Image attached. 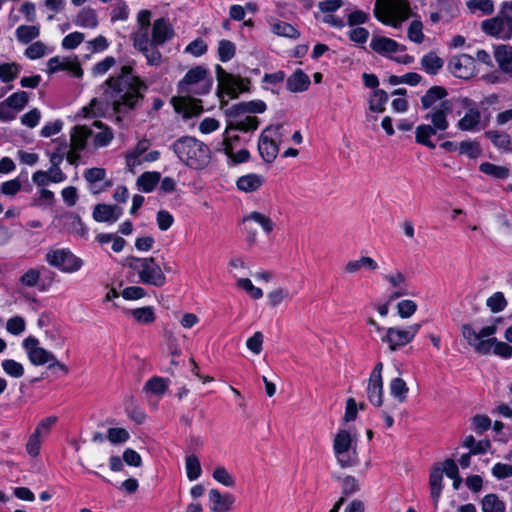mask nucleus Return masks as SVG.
Instances as JSON below:
<instances>
[{
    "mask_svg": "<svg viewBox=\"0 0 512 512\" xmlns=\"http://www.w3.org/2000/svg\"><path fill=\"white\" fill-rule=\"evenodd\" d=\"M143 89H146V86L132 74V67L124 65L116 76H111L105 82L104 95L114 110L120 112L122 107H136L143 98Z\"/></svg>",
    "mask_w": 512,
    "mask_h": 512,
    "instance_id": "1",
    "label": "nucleus"
},
{
    "mask_svg": "<svg viewBox=\"0 0 512 512\" xmlns=\"http://www.w3.org/2000/svg\"><path fill=\"white\" fill-rule=\"evenodd\" d=\"M213 79L209 71L203 66H195L188 70L183 79L178 83V92L187 96L205 95L210 92ZM175 109L189 118L202 112L201 103L190 97H182L174 101Z\"/></svg>",
    "mask_w": 512,
    "mask_h": 512,
    "instance_id": "2",
    "label": "nucleus"
},
{
    "mask_svg": "<svg viewBox=\"0 0 512 512\" xmlns=\"http://www.w3.org/2000/svg\"><path fill=\"white\" fill-rule=\"evenodd\" d=\"M502 321L501 317L493 318L490 324L482 327L479 331L471 324H463L461 326L462 337L480 355H487L493 349L496 355L509 359L512 357V347L505 342L497 341L493 337Z\"/></svg>",
    "mask_w": 512,
    "mask_h": 512,
    "instance_id": "3",
    "label": "nucleus"
},
{
    "mask_svg": "<svg viewBox=\"0 0 512 512\" xmlns=\"http://www.w3.org/2000/svg\"><path fill=\"white\" fill-rule=\"evenodd\" d=\"M173 150L185 165L194 169L205 167L210 160V149L194 137H182L174 142Z\"/></svg>",
    "mask_w": 512,
    "mask_h": 512,
    "instance_id": "4",
    "label": "nucleus"
},
{
    "mask_svg": "<svg viewBox=\"0 0 512 512\" xmlns=\"http://www.w3.org/2000/svg\"><path fill=\"white\" fill-rule=\"evenodd\" d=\"M374 15L384 25L398 29L411 17L412 10L409 0H377Z\"/></svg>",
    "mask_w": 512,
    "mask_h": 512,
    "instance_id": "5",
    "label": "nucleus"
},
{
    "mask_svg": "<svg viewBox=\"0 0 512 512\" xmlns=\"http://www.w3.org/2000/svg\"><path fill=\"white\" fill-rule=\"evenodd\" d=\"M22 347L32 365H47L50 370L57 368L65 375L69 373V368L63 362L59 361L53 352L42 347L36 337L28 336L25 338L22 342Z\"/></svg>",
    "mask_w": 512,
    "mask_h": 512,
    "instance_id": "6",
    "label": "nucleus"
},
{
    "mask_svg": "<svg viewBox=\"0 0 512 512\" xmlns=\"http://www.w3.org/2000/svg\"><path fill=\"white\" fill-rule=\"evenodd\" d=\"M126 266L137 273L143 284L162 287L166 283L165 274L152 257H129L126 259Z\"/></svg>",
    "mask_w": 512,
    "mask_h": 512,
    "instance_id": "7",
    "label": "nucleus"
},
{
    "mask_svg": "<svg viewBox=\"0 0 512 512\" xmlns=\"http://www.w3.org/2000/svg\"><path fill=\"white\" fill-rule=\"evenodd\" d=\"M356 436L347 429H339L333 439V452L342 468L356 465L358 455Z\"/></svg>",
    "mask_w": 512,
    "mask_h": 512,
    "instance_id": "8",
    "label": "nucleus"
},
{
    "mask_svg": "<svg viewBox=\"0 0 512 512\" xmlns=\"http://www.w3.org/2000/svg\"><path fill=\"white\" fill-rule=\"evenodd\" d=\"M216 78L217 96L222 105H226L230 99L237 98L248 89V80L226 72L220 65L216 66Z\"/></svg>",
    "mask_w": 512,
    "mask_h": 512,
    "instance_id": "9",
    "label": "nucleus"
},
{
    "mask_svg": "<svg viewBox=\"0 0 512 512\" xmlns=\"http://www.w3.org/2000/svg\"><path fill=\"white\" fill-rule=\"evenodd\" d=\"M458 102L464 109L463 116L456 124L460 131L478 133L488 126L489 119L481 113L475 101L468 97H462L458 99Z\"/></svg>",
    "mask_w": 512,
    "mask_h": 512,
    "instance_id": "10",
    "label": "nucleus"
},
{
    "mask_svg": "<svg viewBox=\"0 0 512 512\" xmlns=\"http://www.w3.org/2000/svg\"><path fill=\"white\" fill-rule=\"evenodd\" d=\"M508 6L509 2H504L495 17L481 23L483 32L501 40L512 38V10Z\"/></svg>",
    "mask_w": 512,
    "mask_h": 512,
    "instance_id": "11",
    "label": "nucleus"
},
{
    "mask_svg": "<svg viewBox=\"0 0 512 512\" xmlns=\"http://www.w3.org/2000/svg\"><path fill=\"white\" fill-rule=\"evenodd\" d=\"M281 126H268L260 134L258 151L261 158L272 163L278 155L279 143L282 140Z\"/></svg>",
    "mask_w": 512,
    "mask_h": 512,
    "instance_id": "12",
    "label": "nucleus"
},
{
    "mask_svg": "<svg viewBox=\"0 0 512 512\" xmlns=\"http://www.w3.org/2000/svg\"><path fill=\"white\" fill-rule=\"evenodd\" d=\"M421 329V324L415 323L407 327H389L381 337L383 343H386L390 351H397L405 345L411 343Z\"/></svg>",
    "mask_w": 512,
    "mask_h": 512,
    "instance_id": "13",
    "label": "nucleus"
},
{
    "mask_svg": "<svg viewBox=\"0 0 512 512\" xmlns=\"http://www.w3.org/2000/svg\"><path fill=\"white\" fill-rule=\"evenodd\" d=\"M49 265L63 273L73 274L83 267V260L67 248L54 249L46 254Z\"/></svg>",
    "mask_w": 512,
    "mask_h": 512,
    "instance_id": "14",
    "label": "nucleus"
},
{
    "mask_svg": "<svg viewBox=\"0 0 512 512\" xmlns=\"http://www.w3.org/2000/svg\"><path fill=\"white\" fill-rule=\"evenodd\" d=\"M242 222L245 225L248 242L250 244H255L257 240V232L252 229L250 226L251 223L258 225L266 236H270L277 227L276 221L270 215L260 211L247 213L243 217Z\"/></svg>",
    "mask_w": 512,
    "mask_h": 512,
    "instance_id": "15",
    "label": "nucleus"
},
{
    "mask_svg": "<svg viewBox=\"0 0 512 512\" xmlns=\"http://www.w3.org/2000/svg\"><path fill=\"white\" fill-rule=\"evenodd\" d=\"M91 128L85 125L74 126L70 131V145L67 153V161L71 165H77L81 152L86 148L91 139Z\"/></svg>",
    "mask_w": 512,
    "mask_h": 512,
    "instance_id": "16",
    "label": "nucleus"
},
{
    "mask_svg": "<svg viewBox=\"0 0 512 512\" xmlns=\"http://www.w3.org/2000/svg\"><path fill=\"white\" fill-rule=\"evenodd\" d=\"M226 114L231 117L224 131V136H231V130H239L242 132L254 131L259 126V120L256 116L246 115V112L239 114L231 113V107L226 110Z\"/></svg>",
    "mask_w": 512,
    "mask_h": 512,
    "instance_id": "17",
    "label": "nucleus"
},
{
    "mask_svg": "<svg viewBox=\"0 0 512 512\" xmlns=\"http://www.w3.org/2000/svg\"><path fill=\"white\" fill-rule=\"evenodd\" d=\"M453 111L452 100H444L436 108L429 110L424 119L429 121L438 132H444L449 127L448 116Z\"/></svg>",
    "mask_w": 512,
    "mask_h": 512,
    "instance_id": "18",
    "label": "nucleus"
},
{
    "mask_svg": "<svg viewBox=\"0 0 512 512\" xmlns=\"http://www.w3.org/2000/svg\"><path fill=\"white\" fill-rule=\"evenodd\" d=\"M451 73L461 79H469L475 73V60L468 54L453 56L448 64Z\"/></svg>",
    "mask_w": 512,
    "mask_h": 512,
    "instance_id": "19",
    "label": "nucleus"
},
{
    "mask_svg": "<svg viewBox=\"0 0 512 512\" xmlns=\"http://www.w3.org/2000/svg\"><path fill=\"white\" fill-rule=\"evenodd\" d=\"M382 280L393 290L390 299L408 295L407 277L402 271L395 269L385 273L382 275Z\"/></svg>",
    "mask_w": 512,
    "mask_h": 512,
    "instance_id": "20",
    "label": "nucleus"
},
{
    "mask_svg": "<svg viewBox=\"0 0 512 512\" xmlns=\"http://www.w3.org/2000/svg\"><path fill=\"white\" fill-rule=\"evenodd\" d=\"M239 142L238 136H224L220 143L219 151H222L235 164L246 162L249 159V151L242 148L235 152V145Z\"/></svg>",
    "mask_w": 512,
    "mask_h": 512,
    "instance_id": "21",
    "label": "nucleus"
},
{
    "mask_svg": "<svg viewBox=\"0 0 512 512\" xmlns=\"http://www.w3.org/2000/svg\"><path fill=\"white\" fill-rule=\"evenodd\" d=\"M370 47L374 52L382 56H389L392 53L404 52L406 50L404 45L384 36H373L370 41Z\"/></svg>",
    "mask_w": 512,
    "mask_h": 512,
    "instance_id": "22",
    "label": "nucleus"
},
{
    "mask_svg": "<svg viewBox=\"0 0 512 512\" xmlns=\"http://www.w3.org/2000/svg\"><path fill=\"white\" fill-rule=\"evenodd\" d=\"M174 36V30L171 24L164 18H159L152 25L153 43L163 45Z\"/></svg>",
    "mask_w": 512,
    "mask_h": 512,
    "instance_id": "23",
    "label": "nucleus"
},
{
    "mask_svg": "<svg viewBox=\"0 0 512 512\" xmlns=\"http://www.w3.org/2000/svg\"><path fill=\"white\" fill-rule=\"evenodd\" d=\"M210 510L213 512H227L234 503V497L231 494H222L218 489H211L208 494Z\"/></svg>",
    "mask_w": 512,
    "mask_h": 512,
    "instance_id": "24",
    "label": "nucleus"
},
{
    "mask_svg": "<svg viewBox=\"0 0 512 512\" xmlns=\"http://www.w3.org/2000/svg\"><path fill=\"white\" fill-rule=\"evenodd\" d=\"M91 128V140L94 148H102L110 144L113 139L112 130L99 121H95Z\"/></svg>",
    "mask_w": 512,
    "mask_h": 512,
    "instance_id": "25",
    "label": "nucleus"
},
{
    "mask_svg": "<svg viewBox=\"0 0 512 512\" xmlns=\"http://www.w3.org/2000/svg\"><path fill=\"white\" fill-rule=\"evenodd\" d=\"M122 215V208L116 205L98 204L93 211V218L97 222L114 223Z\"/></svg>",
    "mask_w": 512,
    "mask_h": 512,
    "instance_id": "26",
    "label": "nucleus"
},
{
    "mask_svg": "<svg viewBox=\"0 0 512 512\" xmlns=\"http://www.w3.org/2000/svg\"><path fill=\"white\" fill-rule=\"evenodd\" d=\"M149 146L150 142L147 139H142L133 150L126 154V166L130 172H135V169L142 164L143 156Z\"/></svg>",
    "mask_w": 512,
    "mask_h": 512,
    "instance_id": "27",
    "label": "nucleus"
},
{
    "mask_svg": "<svg viewBox=\"0 0 512 512\" xmlns=\"http://www.w3.org/2000/svg\"><path fill=\"white\" fill-rule=\"evenodd\" d=\"M448 95L445 88L441 86H433L431 87L422 97H421V105L423 109L432 110L436 108L439 103L446 100V96Z\"/></svg>",
    "mask_w": 512,
    "mask_h": 512,
    "instance_id": "28",
    "label": "nucleus"
},
{
    "mask_svg": "<svg viewBox=\"0 0 512 512\" xmlns=\"http://www.w3.org/2000/svg\"><path fill=\"white\" fill-rule=\"evenodd\" d=\"M73 23L80 28L95 29L99 24L98 14L95 9L84 7L77 13Z\"/></svg>",
    "mask_w": 512,
    "mask_h": 512,
    "instance_id": "29",
    "label": "nucleus"
},
{
    "mask_svg": "<svg viewBox=\"0 0 512 512\" xmlns=\"http://www.w3.org/2000/svg\"><path fill=\"white\" fill-rule=\"evenodd\" d=\"M57 422L58 417L56 415H49L43 417L36 423L31 433L45 442L51 435Z\"/></svg>",
    "mask_w": 512,
    "mask_h": 512,
    "instance_id": "30",
    "label": "nucleus"
},
{
    "mask_svg": "<svg viewBox=\"0 0 512 512\" xmlns=\"http://www.w3.org/2000/svg\"><path fill=\"white\" fill-rule=\"evenodd\" d=\"M379 265L376 260L369 256H361L358 259L350 260L345 265V271L348 274H355L361 271L362 269H366L368 271H376L378 270Z\"/></svg>",
    "mask_w": 512,
    "mask_h": 512,
    "instance_id": "31",
    "label": "nucleus"
},
{
    "mask_svg": "<svg viewBox=\"0 0 512 512\" xmlns=\"http://www.w3.org/2000/svg\"><path fill=\"white\" fill-rule=\"evenodd\" d=\"M310 79L301 69H296L286 81V87L290 92H303L308 89Z\"/></svg>",
    "mask_w": 512,
    "mask_h": 512,
    "instance_id": "32",
    "label": "nucleus"
},
{
    "mask_svg": "<svg viewBox=\"0 0 512 512\" xmlns=\"http://www.w3.org/2000/svg\"><path fill=\"white\" fill-rule=\"evenodd\" d=\"M494 57L501 70L512 75V47L504 44L495 47Z\"/></svg>",
    "mask_w": 512,
    "mask_h": 512,
    "instance_id": "33",
    "label": "nucleus"
},
{
    "mask_svg": "<svg viewBox=\"0 0 512 512\" xmlns=\"http://www.w3.org/2000/svg\"><path fill=\"white\" fill-rule=\"evenodd\" d=\"M264 183V178L258 174H247L237 180V188L245 193H251L258 190Z\"/></svg>",
    "mask_w": 512,
    "mask_h": 512,
    "instance_id": "34",
    "label": "nucleus"
},
{
    "mask_svg": "<svg viewBox=\"0 0 512 512\" xmlns=\"http://www.w3.org/2000/svg\"><path fill=\"white\" fill-rule=\"evenodd\" d=\"M438 131L430 124H421L415 130V139L418 144L424 145L430 149L436 147L435 143L431 140Z\"/></svg>",
    "mask_w": 512,
    "mask_h": 512,
    "instance_id": "35",
    "label": "nucleus"
},
{
    "mask_svg": "<svg viewBox=\"0 0 512 512\" xmlns=\"http://www.w3.org/2000/svg\"><path fill=\"white\" fill-rule=\"evenodd\" d=\"M40 35V25H20L15 30V36L18 42L28 44Z\"/></svg>",
    "mask_w": 512,
    "mask_h": 512,
    "instance_id": "36",
    "label": "nucleus"
},
{
    "mask_svg": "<svg viewBox=\"0 0 512 512\" xmlns=\"http://www.w3.org/2000/svg\"><path fill=\"white\" fill-rule=\"evenodd\" d=\"M367 397L369 401L380 407L383 403V380L369 378L367 385Z\"/></svg>",
    "mask_w": 512,
    "mask_h": 512,
    "instance_id": "37",
    "label": "nucleus"
},
{
    "mask_svg": "<svg viewBox=\"0 0 512 512\" xmlns=\"http://www.w3.org/2000/svg\"><path fill=\"white\" fill-rule=\"evenodd\" d=\"M482 512H506V504L498 495L490 493L481 500Z\"/></svg>",
    "mask_w": 512,
    "mask_h": 512,
    "instance_id": "38",
    "label": "nucleus"
},
{
    "mask_svg": "<svg viewBox=\"0 0 512 512\" xmlns=\"http://www.w3.org/2000/svg\"><path fill=\"white\" fill-rule=\"evenodd\" d=\"M271 31L281 37H286L290 39H297L300 37V32L291 24L276 20L270 24Z\"/></svg>",
    "mask_w": 512,
    "mask_h": 512,
    "instance_id": "39",
    "label": "nucleus"
},
{
    "mask_svg": "<svg viewBox=\"0 0 512 512\" xmlns=\"http://www.w3.org/2000/svg\"><path fill=\"white\" fill-rule=\"evenodd\" d=\"M443 64V60L435 52H429L421 59L422 69L431 75L437 74L443 67Z\"/></svg>",
    "mask_w": 512,
    "mask_h": 512,
    "instance_id": "40",
    "label": "nucleus"
},
{
    "mask_svg": "<svg viewBox=\"0 0 512 512\" xmlns=\"http://www.w3.org/2000/svg\"><path fill=\"white\" fill-rule=\"evenodd\" d=\"M389 390L392 397L399 403H404L407 399L409 387L407 383L401 378H393L389 383Z\"/></svg>",
    "mask_w": 512,
    "mask_h": 512,
    "instance_id": "41",
    "label": "nucleus"
},
{
    "mask_svg": "<svg viewBox=\"0 0 512 512\" xmlns=\"http://www.w3.org/2000/svg\"><path fill=\"white\" fill-rule=\"evenodd\" d=\"M266 103L262 100H252L242 102L231 106V113L239 114V112L246 113H263L266 110Z\"/></svg>",
    "mask_w": 512,
    "mask_h": 512,
    "instance_id": "42",
    "label": "nucleus"
},
{
    "mask_svg": "<svg viewBox=\"0 0 512 512\" xmlns=\"http://www.w3.org/2000/svg\"><path fill=\"white\" fill-rule=\"evenodd\" d=\"M28 101L29 94L25 91H18L7 97L5 99V104L8 105L12 111H14L16 117L17 113L24 109Z\"/></svg>",
    "mask_w": 512,
    "mask_h": 512,
    "instance_id": "43",
    "label": "nucleus"
},
{
    "mask_svg": "<svg viewBox=\"0 0 512 512\" xmlns=\"http://www.w3.org/2000/svg\"><path fill=\"white\" fill-rule=\"evenodd\" d=\"M21 65L17 62H5L0 64V80L3 83H10L15 80L20 72Z\"/></svg>",
    "mask_w": 512,
    "mask_h": 512,
    "instance_id": "44",
    "label": "nucleus"
},
{
    "mask_svg": "<svg viewBox=\"0 0 512 512\" xmlns=\"http://www.w3.org/2000/svg\"><path fill=\"white\" fill-rule=\"evenodd\" d=\"M167 388L168 383L164 378L152 377L145 383L143 390L153 396L161 397Z\"/></svg>",
    "mask_w": 512,
    "mask_h": 512,
    "instance_id": "45",
    "label": "nucleus"
},
{
    "mask_svg": "<svg viewBox=\"0 0 512 512\" xmlns=\"http://www.w3.org/2000/svg\"><path fill=\"white\" fill-rule=\"evenodd\" d=\"M442 480H443V471L439 467H435L431 473L429 478V484H430V490H431V496L435 500V502L438 501V499L441 496L442 493Z\"/></svg>",
    "mask_w": 512,
    "mask_h": 512,
    "instance_id": "46",
    "label": "nucleus"
},
{
    "mask_svg": "<svg viewBox=\"0 0 512 512\" xmlns=\"http://www.w3.org/2000/svg\"><path fill=\"white\" fill-rule=\"evenodd\" d=\"M160 178L159 172H145L138 178L137 184L143 192L149 193L159 183Z\"/></svg>",
    "mask_w": 512,
    "mask_h": 512,
    "instance_id": "47",
    "label": "nucleus"
},
{
    "mask_svg": "<svg viewBox=\"0 0 512 512\" xmlns=\"http://www.w3.org/2000/svg\"><path fill=\"white\" fill-rule=\"evenodd\" d=\"M388 101V94L381 89H376L369 97V109L376 113H381L385 110V105Z\"/></svg>",
    "mask_w": 512,
    "mask_h": 512,
    "instance_id": "48",
    "label": "nucleus"
},
{
    "mask_svg": "<svg viewBox=\"0 0 512 512\" xmlns=\"http://www.w3.org/2000/svg\"><path fill=\"white\" fill-rule=\"evenodd\" d=\"M423 23L419 17L413 19L409 24L407 30V38L416 44H422L425 41V34L423 33Z\"/></svg>",
    "mask_w": 512,
    "mask_h": 512,
    "instance_id": "49",
    "label": "nucleus"
},
{
    "mask_svg": "<svg viewBox=\"0 0 512 512\" xmlns=\"http://www.w3.org/2000/svg\"><path fill=\"white\" fill-rule=\"evenodd\" d=\"M480 171L496 179H506L510 175V170L505 166L495 165L490 162H484L479 167Z\"/></svg>",
    "mask_w": 512,
    "mask_h": 512,
    "instance_id": "50",
    "label": "nucleus"
},
{
    "mask_svg": "<svg viewBox=\"0 0 512 512\" xmlns=\"http://www.w3.org/2000/svg\"><path fill=\"white\" fill-rule=\"evenodd\" d=\"M1 367L4 373L12 378H21L25 374V368L22 363L14 359H4L1 362Z\"/></svg>",
    "mask_w": 512,
    "mask_h": 512,
    "instance_id": "51",
    "label": "nucleus"
},
{
    "mask_svg": "<svg viewBox=\"0 0 512 512\" xmlns=\"http://www.w3.org/2000/svg\"><path fill=\"white\" fill-rule=\"evenodd\" d=\"M185 469L187 478L194 481L201 476L202 469L198 457L194 454L188 455L185 458Z\"/></svg>",
    "mask_w": 512,
    "mask_h": 512,
    "instance_id": "52",
    "label": "nucleus"
},
{
    "mask_svg": "<svg viewBox=\"0 0 512 512\" xmlns=\"http://www.w3.org/2000/svg\"><path fill=\"white\" fill-rule=\"evenodd\" d=\"M51 51L43 42L35 41L25 49L24 55L30 60H36L51 53Z\"/></svg>",
    "mask_w": 512,
    "mask_h": 512,
    "instance_id": "53",
    "label": "nucleus"
},
{
    "mask_svg": "<svg viewBox=\"0 0 512 512\" xmlns=\"http://www.w3.org/2000/svg\"><path fill=\"white\" fill-rule=\"evenodd\" d=\"M153 39L149 38V29L139 28L133 36V45L140 52L153 45Z\"/></svg>",
    "mask_w": 512,
    "mask_h": 512,
    "instance_id": "54",
    "label": "nucleus"
},
{
    "mask_svg": "<svg viewBox=\"0 0 512 512\" xmlns=\"http://www.w3.org/2000/svg\"><path fill=\"white\" fill-rule=\"evenodd\" d=\"M44 441L30 433L25 443V451L30 458H38Z\"/></svg>",
    "mask_w": 512,
    "mask_h": 512,
    "instance_id": "55",
    "label": "nucleus"
},
{
    "mask_svg": "<svg viewBox=\"0 0 512 512\" xmlns=\"http://www.w3.org/2000/svg\"><path fill=\"white\" fill-rule=\"evenodd\" d=\"M212 477L218 483L232 487L235 485L236 480L233 474H231L224 466H218L213 471Z\"/></svg>",
    "mask_w": 512,
    "mask_h": 512,
    "instance_id": "56",
    "label": "nucleus"
},
{
    "mask_svg": "<svg viewBox=\"0 0 512 512\" xmlns=\"http://www.w3.org/2000/svg\"><path fill=\"white\" fill-rule=\"evenodd\" d=\"M267 299L271 307H277L283 301L292 299V294L289 292V290L278 287L268 293Z\"/></svg>",
    "mask_w": 512,
    "mask_h": 512,
    "instance_id": "57",
    "label": "nucleus"
},
{
    "mask_svg": "<svg viewBox=\"0 0 512 512\" xmlns=\"http://www.w3.org/2000/svg\"><path fill=\"white\" fill-rule=\"evenodd\" d=\"M459 153L476 159L481 154V147L477 141L465 140L459 143Z\"/></svg>",
    "mask_w": 512,
    "mask_h": 512,
    "instance_id": "58",
    "label": "nucleus"
},
{
    "mask_svg": "<svg viewBox=\"0 0 512 512\" xmlns=\"http://www.w3.org/2000/svg\"><path fill=\"white\" fill-rule=\"evenodd\" d=\"M131 315L141 324H150L155 320L154 310L149 306L133 309Z\"/></svg>",
    "mask_w": 512,
    "mask_h": 512,
    "instance_id": "59",
    "label": "nucleus"
},
{
    "mask_svg": "<svg viewBox=\"0 0 512 512\" xmlns=\"http://www.w3.org/2000/svg\"><path fill=\"white\" fill-rule=\"evenodd\" d=\"M486 137L498 148L507 149L511 143L510 136L504 132L490 130L485 133Z\"/></svg>",
    "mask_w": 512,
    "mask_h": 512,
    "instance_id": "60",
    "label": "nucleus"
},
{
    "mask_svg": "<svg viewBox=\"0 0 512 512\" xmlns=\"http://www.w3.org/2000/svg\"><path fill=\"white\" fill-rule=\"evenodd\" d=\"M237 286L243 289L252 299L258 300L263 297V291L261 288L253 285L249 278H237Z\"/></svg>",
    "mask_w": 512,
    "mask_h": 512,
    "instance_id": "61",
    "label": "nucleus"
},
{
    "mask_svg": "<svg viewBox=\"0 0 512 512\" xmlns=\"http://www.w3.org/2000/svg\"><path fill=\"white\" fill-rule=\"evenodd\" d=\"M236 52V46L229 40H221L218 44V57L220 61L227 62L231 60Z\"/></svg>",
    "mask_w": 512,
    "mask_h": 512,
    "instance_id": "62",
    "label": "nucleus"
},
{
    "mask_svg": "<svg viewBox=\"0 0 512 512\" xmlns=\"http://www.w3.org/2000/svg\"><path fill=\"white\" fill-rule=\"evenodd\" d=\"M466 5L471 12L481 11L484 14H491L494 11L492 0H467Z\"/></svg>",
    "mask_w": 512,
    "mask_h": 512,
    "instance_id": "63",
    "label": "nucleus"
},
{
    "mask_svg": "<svg viewBox=\"0 0 512 512\" xmlns=\"http://www.w3.org/2000/svg\"><path fill=\"white\" fill-rule=\"evenodd\" d=\"M129 432L125 428L114 427L107 430V439L113 444H121L128 441Z\"/></svg>",
    "mask_w": 512,
    "mask_h": 512,
    "instance_id": "64",
    "label": "nucleus"
}]
</instances>
